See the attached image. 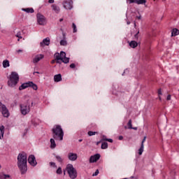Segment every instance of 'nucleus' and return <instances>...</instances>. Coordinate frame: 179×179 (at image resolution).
Instances as JSON below:
<instances>
[{"label":"nucleus","mask_w":179,"mask_h":179,"mask_svg":"<svg viewBox=\"0 0 179 179\" xmlns=\"http://www.w3.org/2000/svg\"><path fill=\"white\" fill-rule=\"evenodd\" d=\"M17 166L21 174H26L27 172V154L21 152L17 156Z\"/></svg>","instance_id":"1"},{"label":"nucleus","mask_w":179,"mask_h":179,"mask_svg":"<svg viewBox=\"0 0 179 179\" xmlns=\"http://www.w3.org/2000/svg\"><path fill=\"white\" fill-rule=\"evenodd\" d=\"M52 138L55 141H64V130L60 125H55L52 129Z\"/></svg>","instance_id":"2"},{"label":"nucleus","mask_w":179,"mask_h":179,"mask_svg":"<svg viewBox=\"0 0 179 179\" xmlns=\"http://www.w3.org/2000/svg\"><path fill=\"white\" fill-rule=\"evenodd\" d=\"M19 83V74L13 71L10 75L9 80H8V85L9 87H15Z\"/></svg>","instance_id":"3"},{"label":"nucleus","mask_w":179,"mask_h":179,"mask_svg":"<svg viewBox=\"0 0 179 179\" xmlns=\"http://www.w3.org/2000/svg\"><path fill=\"white\" fill-rule=\"evenodd\" d=\"M66 171H67L69 177H70L71 179H76L78 178V171H76V169H75L73 165L71 164H69L66 166Z\"/></svg>","instance_id":"4"},{"label":"nucleus","mask_w":179,"mask_h":179,"mask_svg":"<svg viewBox=\"0 0 179 179\" xmlns=\"http://www.w3.org/2000/svg\"><path fill=\"white\" fill-rule=\"evenodd\" d=\"M27 87H32L34 90H37V89H38L37 85L34 84L31 81H29L22 84V85H20L19 87V90H24V89H27Z\"/></svg>","instance_id":"5"},{"label":"nucleus","mask_w":179,"mask_h":179,"mask_svg":"<svg viewBox=\"0 0 179 179\" xmlns=\"http://www.w3.org/2000/svg\"><path fill=\"white\" fill-rule=\"evenodd\" d=\"M0 112L6 118H8V117H9L10 115L9 110H8V108H6V106H5V104L2 103V102L1 101H0Z\"/></svg>","instance_id":"6"},{"label":"nucleus","mask_w":179,"mask_h":179,"mask_svg":"<svg viewBox=\"0 0 179 179\" xmlns=\"http://www.w3.org/2000/svg\"><path fill=\"white\" fill-rule=\"evenodd\" d=\"M20 111L22 115H26L28 113H30V106L24 103L20 105Z\"/></svg>","instance_id":"7"},{"label":"nucleus","mask_w":179,"mask_h":179,"mask_svg":"<svg viewBox=\"0 0 179 179\" xmlns=\"http://www.w3.org/2000/svg\"><path fill=\"white\" fill-rule=\"evenodd\" d=\"M36 18L38 24L41 26H44V24H45V17H44V15H43L41 13H37Z\"/></svg>","instance_id":"8"},{"label":"nucleus","mask_w":179,"mask_h":179,"mask_svg":"<svg viewBox=\"0 0 179 179\" xmlns=\"http://www.w3.org/2000/svg\"><path fill=\"white\" fill-rule=\"evenodd\" d=\"M64 8L71 10L73 8V1L72 0L65 1L63 3Z\"/></svg>","instance_id":"9"},{"label":"nucleus","mask_w":179,"mask_h":179,"mask_svg":"<svg viewBox=\"0 0 179 179\" xmlns=\"http://www.w3.org/2000/svg\"><path fill=\"white\" fill-rule=\"evenodd\" d=\"M28 162L31 166H33V167L37 166V161H36V157H34V155H29Z\"/></svg>","instance_id":"10"},{"label":"nucleus","mask_w":179,"mask_h":179,"mask_svg":"<svg viewBox=\"0 0 179 179\" xmlns=\"http://www.w3.org/2000/svg\"><path fill=\"white\" fill-rule=\"evenodd\" d=\"M67 157L71 162H76L78 160V154L73 152H69Z\"/></svg>","instance_id":"11"},{"label":"nucleus","mask_w":179,"mask_h":179,"mask_svg":"<svg viewBox=\"0 0 179 179\" xmlns=\"http://www.w3.org/2000/svg\"><path fill=\"white\" fill-rule=\"evenodd\" d=\"M100 154H96L94 155L91 156L90 158V163H96V162L100 159Z\"/></svg>","instance_id":"12"},{"label":"nucleus","mask_w":179,"mask_h":179,"mask_svg":"<svg viewBox=\"0 0 179 179\" xmlns=\"http://www.w3.org/2000/svg\"><path fill=\"white\" fill-rule=\"evenodd\" d=\"M44 58V55H37L35 58L33 59L34 64H37V62H39V61H41Z\"/></svg>","instance_id":"13"},{"label":"nucleus","mask_w":179,"mask_h":179,"mask_svg":"<svg viewBox=\"0 0 179 179\" xmlns=\"http://www.w3.org/2000/svg\"><path fill=\"white\" fill-rule=\"evenodd\" d=\"M41 47H44V45H50V38H46L40 43Z\"/></svg>","instance_id":"14"},{"label":"nucleus","mask_w":179,"mask_h":179,"mask_svg":"<svg viewBox=\"0 0 179 179\" xmlns=\"http://www.w3.org/2000/svg\"><path fill=\"white\" fill-rule=\"evenodd\" d=\"M52 9L55 12V13H59L61 10L59 8V6H57L56 4H52Z\"/></svg>","instance_id":"15"},{"label":"nucleus","mask_w":179,"mask_h":179,"mask_svg":"<svg viewBox=\"0 0 179 179\" xmlns=\"http://www.w3.org/2000/svg\"><path fill=\"white\" fill-rule=\"evenodd\" d=\"M3 135H5V127L2 125L0 126V139L3 138Z\"/></svg>","instance_id":"16"},{"label":"nucleus","mask_w":179,"mask_h":179,"mask_svg":"<svg viewBox=\"0 0 179 179\" xmlns=\"http://www.w3.org/2000/svg\"><path fill=\"white\" fill-rule=\"evenodd\" d=\"M54 80L55 82H61L62 80V76L61 74H57L54 76Z\"/></svg>","instance_id":"17"},{"label":"nucleus","mask_w":179,"mask_h":179,"mask_svg":"<svg viewBox=\"0 0 179 179\" xmlns=\"http://www.w3.org/2000/svg\"><path fill=\"white\" fill-rule=\"evenodd\" d=\"M22 10L27 13H34V9L33 8H22Z\"/></svg>","instance_id":"18"},{"label":"nucleus","mask_w":179,"mask_h":179,"mask_svg":"<svg viewBox=\"0 0 179 179\" xmlns=\"http://www.w3.org/2000/svg\"><path fill=\"white\" fill-rule=\"evenodd\" d=\"M57 147V144L55 143V138H51L50 139V148L51 149H55V148Z\"/></svg>","instance_id":"19"},{"label":"nucleus","mask_w":179,"mask_h":179,"mask_svg":"<svg viewBox=\"0 0 179 179\" xmlns=\"http://www.w3.org/2000/svg\"><path fill=\"white\" fill-rule=\"evenodd\" d=\"M129 46H130L131 48H136V47H138V42H137V41H131L129 43Z\"/></svg>","instance_id":"20"},{"label":"nucleus","mask_w":179,"mask_h":179,"mask_svg":"<svg viewBox=\"0 0 179 179\" xmlns=\"http://www.w3.org/2000/svg\"><path fill=\"white\" fill-rule=\"evenodd\" d=\"M53 155L59 163H62L64 162V159L62 158V157L57 155L56 154H53Z\"/></svg>","instance_id":"21"},{"label":"nucleus","mask_w":179,"mask_h":179,"mask_svg":"<svg viewBox=\"0 0 179 179\" xmlns=\"http://www.w3.org/2000/svg\"><path fill=\"white\" fill-rule=\"evenodd\" d=\"M178 34H179V30L178 29L175 28L172 30V32H171V36L172 37H176V36H178Z\"/></svg>","instance_id":"22"},{"label":"nucleus","mask_w":179,"mask_h":179,"mask_svg":"<svg viewBox=\"0 0 179 179\" xmlns=\"http://www.w3.org/2000/svg\"><path fill=\"white\" fill-rule=\"evenodd\" d=\"M55 57L57 60V64H61V62H59V60L61 61V55L58 52L55 54Z\"/></svg>","instance_id":"23"},{"label":"nucleus","mask_w":179,"mask_h":179,"mask_svg":"<svg viewBox=\"0 0 179 179\" xmlns=\"http://www.w3.org/2000/svg\"><path fill=\"white\" fill-rule=\"evenodd\" d=\"M0 179H10V176L5 173H0Z\"/></svg>","instance_id":"24"},{"label":"nucleus","mask_w":179,"mask_h":179,"mask_svg":"<svg viewBox=\"0 0 179 179\" xmlns=\"http://www.w3.org/2000/svg\"><path fill=\"white\" fill-rule=\"evenodd\" d=\"M3 66L4 68H8V66H10L9 61L8 60H4L3 62Z\"/></svg>","instance_id":"25"},{"label":"nucleus","mask_w":179,"mask_h":179,"mask_svg":"<svg viewBox=\"0 0 179 179\" xmlns=\"http://www.w3.org/2000/svg\"><path fill=\"white\" fill-rule=\"evenodd\" d=\"M145 148V145L141 144V148L138 150V155L141 156L142 155V153H143V148Z\"/></svg>","instance_id":"26"},{"label":"nucleus","mask_w":179,"mask_h":179,"mask_svg":"<svg viewBox=\"0 0 179 179\" xmlns=\"http://www.w3.org/2000/svg\"><path fill=\"white\" fill-rule=\"evenodd\" d=\"M108 148V143L107 142H103L101 144V149H107Z\"/></svg>","instance_id":"27"},{"label":"nucleus","mask_w":179,"mask_h":179,"mask_svg":"<svg viewBox=\"0 0 179 179\" xmlns=\"http://www.w3.org/2000/svg\"><path fill=\"white\" fill-rule=\"evenodd\" d=\"M61 61H62V62H64V64H68L69 62V58L66 57V56Z\"/></svg>","instance_id":"28"},{"label":"nucleus","mask_w":179,"mask_h":179,"mask_svg":"<svg viewBox=\"0 0 179 179\" xmlns=\"http://www.w3.org/2000/svg\"><path fill=\"white\" fill-rule=\"evenodd\" d=\"M15 36H17V41H20V38H22V33H20V31H18L17 33V34L15 35Z\"/></svg>","instance_id":"29"},{"label":"nucleus","mask_w":179,"mask_h":179,"mask_svg":"<svg viewBox=\"0 0 179 179\" xmlns=\"http://www.w3.org/2000/svg\"><path fill=\"white\" fill-rule=\"evenodd\" d=\"M66 57V53H65V52L64 51H62L60 52V58H61V60L63 59V58H65Z\"/></svg>","instance_id":"30"},{"label":"nucleus","mask_w":179,"mask_h":179,"mask_svg":"<svg viewBox=\"0 0 179 179\" xmlns=\"http://www.w3.org/2000/svg\"><path fill=\"white\" fill-rule=\"evenodd\" d=\"M127 126L129 129H132V120H129L128 123H127Z\"/></svg>","instance_id":"31"},{"label":"nucleus","mask_w":179,"mask_h":179,"mask_svg":"<svg viewBox=\"0 0 179 179\" xmlns=\"http://www.w3.org/2000/svg\"><path fill=\"white\" fill-rule=\"evenodd\" d=\"M56 173H57V174H59V175L62 174V168L59 167L57 169V170L56 171Z\"/></svg>","instance_id":"32"},{"label":"nucleus","mask_w":179,"mask_h":179,"mask_svg":"<svg viewBox=\"0 0 179 179\" xmlns=\"http://www.w3.org/2000/svg\"><path fill=\"white\" fill-rule=\"evenodd\" d=\"M72 27H73V33H76V31H78V29H76V24H75V23H73V24H72Z\"/></svg>","instance_id":"33"},{"label":"nucleus","mask_w":179,"mask_h":179,"mask_svg":"<svg viewBox=\"0 0 179 179\" xmlns=\"http://www.w3.org/2000/svg\"><path fill=\"white\" fill-rule=\"evenodd\" d=\"M96 134H97V132L96 131H88L89 136H93V135H96Z\"/></svg>","instance_id":"34"},{"label":"nucleus","mask_w":179,"mask_h":179,"mask_svg":"<svg viewBox=\"0 0 179 179\" xmlns=\"http://www.w3.org/2000/svg\"><path fill=\"white\" fill-rule=\"evenodd\" d=\"M50 167H53L54 169H57V164L55 162L49 163Z\"/></svg>","instance_id":"35"},{"label":"nucleus","mask_w":179,"mask_h":179,"mask_svg":"<svg viewBox=\"0 0 179 179\" xmlns=\"http://www.w3.org/2000/svg\"><path fill=\"white\" fill-rule=\"evenodd\" d=\"M102 141H106L107 142H110V143H113V139L111 138H106L103 137Z\"/></svg>","instance_id":"36"},{"label":"nucleus","mask_w":179,"mask_h":179,"mask_svg":"<svg viewBox=\"0 0 179 179\" xmlns=\"http://www.w3.org/2000/svg\"><path fill=\"white\" fill-rule=\"evenodd\" d=\"M67 42L65 40H62L60 41V45H66Z\"/></svg>","instance_id":"37"},{"label":"nucleus","mask_w":179,"mask_h":179,"mask_svg":"<svg viewBox=\"0 0 179 179\" xmlns=\"http://www.w3.org/2000/svg\"><path fill=\"white\" fill-rule=\"evenodd\" d=\"M127 3H136V1L135 0H127Z\"/></svg>","instance_id":"38"},{"label":"nucleus","mask_w":179,"mask_h":179,"mask_svg":"<svg viewBox=\"0 0 179 179\" xmlns=\"http://www.w3.org/2000/svg\"><path fill=\"white\" fill-rule=\"evenodd\" d=\"M92 176L94 177H96V176H99V169H96V171L94 172V173H93Z\"/></svg>","instance_id":"39"},{"label":"nucleus","mask_w":179,"mask_h":179,"mask_svg":"<svg viewBox=\"0 0 179 179\" xmlns=\"http://www.w3.org/2000/svg\"><path fill=\"white\" fill-rule=\"evenodd\" d=\"M70 68H71V69H75V68H76V65L73 63L70 64Z\"/></svg>","instance_id":"40"},{"label":"nucleus","mask_w":179,"mask_h":179,"mask_svg":"<svg viewBox=\"0 0 179 179\" xmlns=\"http://www.w3.org/2000/svg\"><path fill=\"white\" fill-rule=\"evenodd\" d=\"M145 142H146V136H144V138L141 142V145H143L145 143Z\"/></svg>","instance_id":"41"},{"label":"nucleus","mask_w":179,"mask_h":179,"mask_svg":"<svg viewBox=\"0 0 179 179\" xmlns=\"http://www.w3.org/2000/svg\"><path fill=\"white\" fill-rule=\"evenodd\" d=\"M138 34H139V31H138V32L134 35V38H138L139 36H138Z\"/></svg>","instance_id":"42"},{"label":"nucleus","mask_w":179,"mask_h":179,"mask_svg":"<svg viewBox=\"0 0 179 179\" xmlns=\"http://www.w3.org/2000/svg\"><path fill=\"white\" fill-rule=\"evenodd\" d=\"M162 89L159 88V89L158 90V95H159V96H162Z\"/></svg>","instance_id":"43"},{"label":"nucleus","mask_w":179,"mask_h":179,"mask_svg":"<svg viewBox=\"0 0 179 179\" xmlns=\"http://www.w3.org/2000/svg\"><path fill=\"white\" fill-rule=\"evenodd\" d=\"M166 100H168V101H169V100H171V95H170V94L168 95V96H167V98H166Z\"/></svg>","instance_id":"44"},{"label":"nucleus","mask_w":179,"mask_h":179,"mask_svg":"<svg viewBox=\"0 0 179 179\" xmlns=\"http://www.w3.org/2000/svg\"><path fill=\"white\" fill-rule=\"evenodd\" d=\"M31 122H32V124H34V125L35 127L38 125L37 123L34 122V120H31Z\"/></svg>","instance_id":"45"},{"label":"nucleus","mask_w":179,"mask_h":179,"mask_svg":"<svg viewBox=\"0 0 179 179\" xmlns=\"http://www.w3.org/2000/svg\"><path fill=\"white\" fill-rule=\"evenodd\" d=\"M136 19H138V20H141V19H142V17L141 15L136 16Z\"/></svg>","instance_id":"46"},{"label":"nucleus","mask_w":179,"mask_h":179,"mask_svg":"<svg viewBox=\"0 0 179 179\" xmlns=\"http://www.w3.org/2000/svg\"><path fill=\"white\" fill-rule=\"evenodd\" d=\"M124 139V137L122 136H119V141H122Z\"/></svg>","instance_id":"47"},{"label":"nucleus","mask_w":179,"mask_h":179,"mask_svg":"<svg viewBox=\"0 0 179 179\" xmlns=\"http://www.w3.org/2000/svg\"><path fill=\"white\" fill-rule=\"evenodd\" d=\"M49 3H54V0H48Z\"/></svg>","instance_id":"48"},{"label":"nucleus","mask_w":179,"mask_h":179,"mask_svg":"<svg viewBox=\"0 0 179 179\" xmlns=\"http://www.w3.org/2000/svg\"><path fill=\"white\" fill-rule=\"evenodd\" d=\"M17 52L19 54V53H20V52H23V50H17Z\"/></svg>","instance_id":"49"},{"label":"nucleus","mask_w":179,"mask_h":179,"mask_svg":"<svg viewBox=\"0 0 179 179\" xmlns=\"http://www.w3.org/2000/svg\"><path fill=\"white\" fill-rule=\"evenodd\" d=\"M131 129H134V131H136L138 129V127H132Z\"/></svg>","instance_id":"50"},{"label":"nucleus","mask_w":179,"mask_h":179,"mask_svg":"<svg viewBox=\"0 0 179 179\" xmlns=\"http://www.w3.org/2000/svg\"><path fill=\"white\" fill-rule=\"evenodd\" d=\"M51 64H55V60H52Z\"/></svg>","instance_id":"51"},{"label":"nucleus","mask_w":179,"mask_h":179,"mask_svg":"<svg viewBox=\"0 0 179 179\" xmlns=\"http://www.w3.org/2000/svg\"><path fill=\"white\" fill-rule=\"evenodd\" d=\"M36 73H40V72H38V71L34 72V75H36Z\"/></svg>","instance_id":"52"},{"label":"nucleus","mask_w":179,"mask_h":179,"mask_svg":"<svg viewBox=\"0 0 179 179\" xmlns=\"http://www.w3.org/2000/svg\"><path fill=\"white\" fill-rule=\"evenodd\" d=\"M59 22H64V18H61V19L59 20Z\"/></svg>","instance_id":"53"},{"label":"nucleus","mask_w":179,"mask_h":179,"mask_svg":"<svg viewBox=\"0 0 179 179\" xmlns=\"http://www.w3.org/2000/svg\"><path fill=\"white\" fill-rule=\"evenodd\" d=\"M159 99L161 101L162 100V96L159 95Z\"/></svg>","instance_id":"54"},{"label":"nucleus","mask_w":179,"mask_h":179,"mask_svg":"<svg viewBox=\"0 0 179 179\" xmlns=\"http://www.w3.org/2000/svg\"><path fill=\"white\" fill-rule=\"evenodd\" d=\"M101 141H98V142L96 143V145H99V143H101Z\"/></svg>","instance_id":"55"},{"label":"nucleus","mask_w":179,"mask_h":179,"mask_svg":"<svg viewBox=\"0 0 179 179\" xmlns=\"http://www.w3.org/2000/svg\"><path fill=\"white\" fill-rule=\"evenodd\" d=\"M127 24H131V22H127Z\"/></svg>","instance_id":"56"},{"label":"nucleus","mask_w":179,"mask_h":179,"mask_svg":"<svg viewBox=\"0 0 179 179\" xmlns=\"http://www.w3.org/2000/svg\"><path fill=\"white\" fill-rule=\"evenodd\" d=\"M134 27H136V23L134 22Z\"/></svg>","instance_id":"57"},{"label":"nucleus","mask_w":179,"mask_h":179,"mask_svg":"<svg viewBox=\"0 0 179 179\" xmlns=\"http://www.w3.org/2000/svg\"><path fill=\"white\" fill-rule=\"evenodd\" d=\"M63 36L65 37V34H63Z\"/></svg>","instance_id":"58"},{"label":"nucleus","mask_w":179,"mask_h":179,"mask_svg":"<svg viewBox=\"0 0 179 179\" xmlns=\"http://www.w3.org/2000/svg\"><path fill=\"white\" fill-rule=\"evenodd\" d=\"M79 142H82V140H79Z\"/></svg>","instance_id":"59"},{"label":"nucleus","mask_w":179,"mask_h":179,"mask_svg":"<svg viewBox=\"0 0 179 179\" xmlns=\"http://www.w3.org/2000/svg\"><path fill=\"white\" fill-rule=\"evenodd\" d=\"M1 165H0V169H1Z\"/></svg>","instance_id":"60"},{"label":"nucleus","mask_w":179,"mask_h":179,"mask_svg":"<svg viewBox=\"0 0 179 179\" xmlns=\"http://www.w3.org/2000/svg\"><path fill=\"white\" fill-rule=\"evenodd\" d=\"M163 1H166V0H163Z\"/></svg>","instance_id":"61"}]
</instances>
